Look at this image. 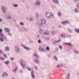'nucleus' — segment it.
<instances>
[{
	"label": "nucleus",
	"mask_w": 79,
	"mask_h": 79,
	"mask_svg": "<svg viewBox=\"0 0 79 79\" xmlns=\"http://www.w3.org/2000/svg\"><path fill=\"white\" fill-rule=\"evenodd\" d=\"M61 66H63L62 64H60L57 65V68H60V67H61Z\"/></svg>",
	"instance_id": "nucleus-9"
},
{
	"label": "nucleus",
	"mask_w": 79,
	"mask_h": 79,
	"mask_svg": "<svg viewBox=\"0 0 79 79\" xmlns=\"http://www.w3.org/2000/svg\"><path fill=\"white\" fill-rule=\"evenodd\" d=\"M59 47L60 48H62V46H59Z\"/></svg>",
	"instance_id": "nucleus-45"
},
{
	"label": "nucleus",
	"mask_w": 79,
	"mask_h": 79,
	"mask_svg": "<svg viewBox=\"0 0 79 79\" xmlns=\"http://www.w3.org/2000/svg\"><path fill=\"white\" fill-rule=\"evenodd\" d=\"M7 18H8V19H11V17H7Z\"/></svg>",
	"instance_id": "nucleus-51"
},
{
	"label": "nucleus",
	"mask_w": 79,
	"mask_h": 79,
	"mask_svg": "<svg viewBox=\"0 0 79 79\" xmlns=\"http://www.w3.org/2000/svg\"><path fill=\"white\" fill-rule=\"evenodd\" d=\"M78 0V1H79V0Z\"/></svg>",
	"instance_id": "nucleus-64"
},
{
	"label": "nucleus",
	"mask_w": 79,
	"mask_h": 79,
	"mask_svg": "<svg viewBox=\"0 0 79 79\" xmlns=\"http://www.w3.org/2000/svg\"><path fill=\"white\" fill-rule=\"evenodd\" d=\"M20 63H21V65H22V63H23V61H20Z\"/></svg>",
	"instance_id": "nucleus-54"
},
{
	"label": "nucleus",
	"mask_w": 79,
	"mask_h": 79,
	"mask_svg": "<svg viewBox=\"0 0 79 79\" xmlns=\"http://www.w3.org/2000/svg\"><path fill=\"white\" fill-rule=\"evenodd\" d=\"M39 50H40V51H43L44 50V49L42 48L41 47H40L39 48Z\"/></svg>",
	"instance_id": "nucleus-25"
},
{
	"label": "nucleus",
	"mask_w": 79,
	"mask_h": 79,
	"mask_svg": "<svg viewBox=\"0 0 79 79\" xmlns=\"http://www.w3.org/2000/svg\"><path fill=\"white\" fill-rule=\"evenodd\" d=\"M58 15L59 16H60V15L61 14H60V12H58Z\"/></svg>",
	"instance_id": "nucleus-37"
},
{
	"label": "nucleus",
	"mask_w": 79,
	"mask_h": 79,
	"mask_svg": "<svg viewBox=\"0 0 79 79\" xmlns=\"http://www.w3.org/2000/svg\"><path fill=\"white\" fill-rule=\"evenodd\" d=\"M58 50V48H56V50Z\"/></svg>",
	"instance_id": "nucleus-52"
},
{
	"label": "nucleus",
	"mask_w": 79,
	"mask_h": 79,
	"mask_svg": "<svg viewBox=\"0 0 79 79\" xmlns=\"http://www.w3.org/2000/svg\"><path fill=\"white\" fill-rule=\"evenodd\" d=\"M27 69H31V68L29 67H27Z\"/></svg>",
	"instance_id": "nucleus-41"
},
{
	"label": "nucleus",
	"mask_w": 79,
	"mask_h": 79,
	"mask_svg": "<svg viewBox=\"0 0 79 79\" xmlns=\"http://www.w3.org/2000/svg\"><path fill=\"white\" fill-rule=\"evenodd\" d=\"M75 30L76 32H79V30L78 29H75Z\"/></svg>",
	"instance_id": "nucleus-26"
},
{
	"label": "nucleus",
	"mask_w": 79,
	"mask_h": 79,
	"mask_svg": "<svg viewBox=\"0 0 79 79\" xmlns=\"http://www.w3.org/2000/svg\"><path fill=\"white\" fill-rule=\"evenodd\" d=\"M44 35H49V33L48 32H45L44 33H43Z\"/></svg>",
	"instance_id": "nucleus-10"
},
{
	"label": "nucleus",
	"mask_w": 79,
	"mask_h": 79,
	"mask_svg": "<svg viewBox=\"0 0 79 79\" xmlns=\"http://www.w3.org/2000/svg\"><path fill=\"white\" fill-rule=\"evenodd\" d=\"M0 40L1 42H3V38H2V37H0Z\"/></svg>",
	"instance_id": "nucleus-24"
},
{
	"label": "nucleus",
	"mask_w": 79,
	"mask_h": 79,
	"mask_svg": "<svg viewBox=\"0 0 79 79\" xmlns=\"http://www.w3.org/2000/svg\"><path fill=\"white\" fill-rule=\"evenodd\" d=\"M34 56L36 58H39V56L37 55L36 54H34Z\"/></svg>",
	"instance_id": "nucleus-12"
},
{
	"label": "nucleus",
	"mask_w": 79,
	"mask_h": 79,
	"mask_svg": "<svg viewBox=\"0 0 79 79\" xmlns=\"http://www.w3.org/2000/svg\"><path fill=\"white\" fill-rule=\"evenodd\" d=\"M52 17H53V15H52Z\"/></svg>",
	"instance_id": "nucleus-62"
},
{
	"label": "nucleus",
	"mask_w": 79,
	"mask_h": 79,
	"mask_svg": "<svg viewBox=\"0 0 79 79\" xmlns=\"http://www.w3.org/2000/svg\"><path fill=\"white\" fill-rule=\"evenodd\" d=\"M5 64H8V63H10V61H9L8 60H7L5 62Z\"/></svg>",
	"instance_id": "nucleus-18"
},
{
	"label": "nucleus",
	"mask_w": 79,
	"mask_h": 79,
	"mask_svg": "<svg viewBox=\"0 0 79 79\" xmlns=\"http://www.w3.org/2000/svg\"><path fill=\"white\" fill-rule=\"evenodd\" d=\"M39 32L40 33H42V32H43V29H41L40 30Z\"/></svg>",
	"instance_id": "nucleus-32"
},
{
	"label": "nucleus",
	"mask_w": 79,
	"mask_h": 79,
	"mask_svg": "<svg viewBox=\"0 0 79 79\" xmlns=\"http://www.w3.org/2000/svg\"><path fill=\"white\" fill-rule=\"evenodd\" d=\"M28 71H31V69H28Z\"/></svg>",
	"instance_id": "nucleus-59"
},
{
	"label": "nucleus",
	"mask_w": 79,
	"mask_h": 79,
	"mask_svg": "<svg viewBox=\"0 0 79 79\" xmlns=\"http://www.w3.org/2000/svg\"><path fill=\"white\" fill-rule=\"evenodd\" d=\"M70 76V74L69 73L67 74V79H69Z\"/></svg>",
	"instance_id": "nucleus-15"
},
{
	"label": "nucleus",
	"mask_w": 79,
	"mask_h": 79,
	"mask_svg": "<svg viewBox=\"0 0 79 79\" xmlns=\"http://www.w3.org/2000/svg\"><path fill=\"white\" fill-rule=\"evenodd\" d=\"M51 32L52 35H54L55 34V32L54 31H52Z\"/></svg>",
	"instance_id": "nucleus-17"
},
{
	"label": "nucleus",
	"mask_w": 79,
	"mask_h": 79,
	"mask_svg": "<svg viewBox=\"0 0 79 79\" xmlns=\"http://www.w3.org/2000/svg\"><path fill=\"white\" fill-rule=\"evenodd\" d=\"M51 74H48V76L49 77H50L51 76Z\"/></svg>",
	"instance_id": "nucleus-47"
},
{
	"label": "nucleus",
	"mask_w": 79,
	"mask_h": 79,
	"mask_svg": "<svg viewBox=\"0 0 79 79\" xmlns=\"http://www.w3.org/2000/svg\"><path fill=\"white\" fill-rule=\"evenodd\" d=\"M13 71L14 72H16V69H14L13 70Z\"/></svg>",
	"instance_id": "nucleus-50"
},
{
	"label": "nucleus",
	"mask_w": 79,
	"mask_h": 79,
	"mask_svg": "<svg viewBox=\"0 0 79 79\" xmlns=\"http://www.w3.org/2000/svg\"><path fill=\"white\" fill-rule=\"evenodd\" d=\"M8 35H10V36H11V33H8Z\"/></svg>",
	"instance_id": "nucleus-43"
},
{
	"label": "nucleus",
	"mask_w": 79,
	"mask_h": 79,
	"mask_svg": "<svg viewBox=\"0 0 79 79\" xmlns=\"http://www.w3.org/2000/svg\"><path fill=\"white\" fill-rule=\"evenodd\" d=\"M6 51H9V48L8 47H6L5 48Z\"/></svg>",
	"instance_id": "nucleus-16"
},
{
	"label": "nucleus",
	"mask_w": 79,
	"mask_h": 79,
	"mask_svg": "<svg viewBox=\"0 0 79 79\" xmlns=\"http://www.w3.org/2000/svg\"><path fill=\"white\" fill-rule=\"evenodd\" d=\"M20 73H23V71H20Z\"/></svg>",
	"instance_id": "nucleus-56"
},
{
	"label": "nucleus",
	"mask_w": 79,
	"mask_h": 79,
	"mask_svg": "<svg viewBox=\"0 0 79 79\" xmlns=\"http://www.w3.org/2000/svg\"><path fill=\"white\" fill-rule=\"evenodd\" d=\"M49 56V57H50V56Z\"/></svg>",
	"instance_id": "nucleus-63"
},
{
	"label": "nucleus",
	"mask_w": 79,
	"mask_h": 79,
	"mask_svg": "<svg viewBox=\"0 0 79 79\" xmlns=\"http://www.w3.org/2000/svg\"><path fill=\"white\" fill-rule=\"evenodd\" d=\"M2 21V19H0V22Z\"/></svg>",
	"instance_id": "nucleus-55"
},
{
	"label": "nucleus",
	"mask_w": 79,
	"mask_h": 79,
	"mask_svg": "<svg viewBox=\"0 0 79 79\" xmlns=\"http://www.w3.org/2000/svg\"><path fill=\"white\" fill-rule=\"evenodd\" d=\"M65 45H69V46H71L72 44L71 43H65Z\"/></svg>",
	"instance_id": "nucleus-13"
},
{
	"label": "nucleus",
	"mask_w": 79,
	"mask_h": 79,
	"mask_svg": "<svg viewBox=\"0 0 79 79\" xmlns=\"http://www.w3.org/2000/svg\"><path fill=\"white\" fill-rule=\"evenodd\" d=\"M40 1H37L35 2V5L36 6L38 5H40Z\"/></svg>",
	"instance_id": "nucleus-4"
},
{
	"label": "nucleus",
	"mask_w": 79,
	"mask_h": 79,
	"mask_svg": "<svg viewBox=\"0 0 79 79\" xmlns=\"http://www.w3.org/2000/svg\"><path fill=\"white\" fill-rule=\"evenodd\" d=\"M31 76L32 78H34L35 77V75L34 73V71H32L31 73Z\"/></svg>",
	"instance_id": "nucleus-5"
},
{
	"label": "nucleus",
	"mask_w": 79,
	"mask_h": 79,
	"mask_svg": "<svg viewBox=\"0 0 79 79\" xmlns=\"http://www.w3.org/2000/svg\"><path fill=\"white\" fill-rule=\"evenodd\" d=\"M41 24H45L46 21L44 19H41Z\"/></svg>",
	"instance_id": "nucleus-2"
},
{
	"label": "nucleus",
	"mask_w": 79,
	"mask_h": 79,
	"mask_svg": "<svg viewBox=\"0 0 79 79\" xmlns=\"http://www.w3.org/2000/svg\"><path fill=\"white\" fill-rule=\"evenodd\" d=\"M46 48L48 50H50V48H49V47H47Z\"/></svg>",
	"instance_id": "nucleus-34"
},
{
	"label": "nucleus",
	"mask_w": 79,
	"mask_h": 79,
	"mask_svg": "<svg viewBox=\"0 0 79 79\" xmlns=\"http://www.w3.org/2000/svg\"><path fill=\"white\" fill-rule=\"evenodd\" d=\"M23 47L24 48H25V49H26V50H29V48L25 46H23Z\"/></svg>",
	"instance_id": "nucleus-11"
},
{
	"label": "nucleus",
	"mask_w": 79,
	"mask_h": 79,
	"mask_svg": "<svg viewBox=\"0 0 79 79\" xmlns=\"http://www.w3.org/2000/svg\"><path fill=\"white\" fill-rule=\"evenodd\" d=\"M2 58V60H5V59H4V58Z\"/></svg>",
	"instance_id": "nucleus-58"
},
{
	"label": "nucleus",
	"mask_w": 79,
	"mask_h": 79,
	"mask_svg": "<svg viewBox=\"0 0 79 79\" xmlns=\"http://www.w3.org/2000/svg\"><path fill=\"white\" fill-rule=\"evenodd\" d=\"M15 51L16 52H19V51H20V50L19 47H16L15 48Z\"/></svg>",
	"instance_id": "nucleus-3"
},
{
	"label": "nucleus",
	"mask_w": 79,
	"mask_h": 79,
	"mask_svg": "<svg viewBox=\"0 0 79 79\" xmlns=\"http://www.w3.org/2000/svg\"><path fill=\"white\" fill-rule=\"evenodd\" d=\"M12 79H15V78H14V77H13V78H12Z\"/></svg>",
	"instance_id": "nucleus-60"
},
{
	"label": "nucleus",
	"mask_w": 79,
	"mask_h": 79,
	"mask_svg": "<svg viewBox=\"0 0 79 79\" xmlns=\"http://www.w3.org/2000/svg\"><path fill=\"white\" fill-rule=\"evenodd\" d=\"M78 5H79V3H78Z\"/></svg>",
	"instance_id": "nucleus-61"
},
{
	"label": "nucleus",
	"mask_w": 79,
	"mask_h": 79,
	"mask_svg": "<svg viewBox=\"0 0 79 79\" xmlns=\"http://www.w3.org/2000/svg\"><path fill=\"white\" fill-rule=\"evenodd\" d=\"M75 53H79V52H78V51H75Z\"/></svg>",
	"instance_id": "nucleus-49"
},
{
	"label": "nucleus",
	"mask_w": 79,
	"mask_h": 79,
	"mask_svg": "<svg viewBox=\"0 0 79 79\" xmlns=\"http://www.w3.org/2000/svg\"><path fill=\"white\" fill-rule=\"evenodd\" d=\"M36 24L38 26H40V22H37V23H36Z\"/></svg>",
	"instance_id": "nucleus-27"
},
{
	"label": "nucleus",
	"mask_w": 79,
	"mask_h": 79,
	"mask_svg": "<svg viewBox=\"0 0 79 79\" xmlns=\"http://www.w3.org/2000/svg\"><path fill=\"white\" fill-rule=\"evenodd\" d=\"M0 53H3V51L2 50L0 51Z\"/></svg>",
	"instance_id": "nucleus-46"
},
{
	"label": "nucleus",
	"mask_w": 79,
	"mask_h": 79,
	"mask_svg": "<svg viewBox=\"0 0 79 79\" xmlns=\"http://www.w3.org/2000/svg\"><path fill=\"white\" fill-rule=\"evenodd\" d=\"M52 2H54V3H58V1L57 0H52Z\"/></svg>",
	"instance_id": "nucleus-14"
},
{
	"label": "nucleus",
	"mask_w": 79,
	"mask_h": 79,
	"mask_svg": "<svg viewBox=\"0 0 79 79\" xmlns=\"http://www.w3.org/2000/svg\"><path fill=\"white\" fill-rule=\"evenodd\" d=\"M61 35H62V37L64 38L65 37V35H64L62 34Z\"/></svg>",
	"instance_id": "nucleus-33"
},
{
	"label": "nucleus",
	"mask_w": 79,
	"mask_h": 79,
	"mask_svg": "<svg viewBox=\"0 0 79 79\" xmlns=\"http://www.w3.org/2000/svg\"><path fill=\"white\" fill-rule=\"evenodd\" d=\"M20 25H23L24 24V23H23V22H21L20 23Z\"/></svg>",
	"instance_id": "nucleus-38"
},
{
	"label": "nucleus",
	"mask_w": 79,
	"mask_h": 79,
	"mask_svg": "<svg viewBox=\"0 0 79 79\" xmlns=\"http://www.w3.org/2000/svg\"><path fill=\"white\" fill-rule=\"evenodd\" d=\"M2 37L3 38V40H6V37H5V36H4L3 35H2Z\"/></svg>",
	"instance_id": "nucleus-20"
},
{
	"label": "nucleus",
	"mask_w": 79,
	"mask_h": 79,
	"mask_svg": "<svg viewBox=\"0 0 79 79\" xmlns=\"http://www.w3.org/2000/svg\"><path fill=\"white\" fill-rule=\"evenodd\" d=\"M46 15L47 18H50V14L48 13H47L46 14Z\"/></svg>",
	"instance_id": "nucleus-8"
},
{
	"label": "nucleus",
	"mask_w": 79,
	"mask_h": 79,
	"mask_svg": "<svg viewBox=\"0 0 79 79\" xmlns=\"http://www.w3.org/2000/svg\"><path fill=\"white\" fill-rule=\"evenodd\" d=\"M30 21H32V17L30 18V19H29Z\"/></svg>",
	"instance_id": "nucleus-39"
},
{
	"label": "nucleus",
	"mask_w": 79,
	"mask_h": 79,
	"mask_svg": "<svg viewBox=\"0 0 79 79\" xmlns=\"http://www.w3.org/2000/svg\"><path fill=\"white\" fill-rule=\"evenodd\" d=\"M60 40H57L55 41V43H58V42H60Z\"/></svg>",
	"instance_id": "nucleus-31"
},
{
	"label": "nucleus",
	"mask_w": 79,
	"mask_h": 79,
	"mask_svg": "<svg viewBox=\"0 0 79 79\" xmlns=\"http://www.w3.org/2000/svg\"><path fill=\"white\" fill-rule=\"evenodd\" d=\"M74 10L75 13H77L79 12V10H78L77 9H75Z\"/></svg>",
	"instance_id": "nucleus-19"
},
{
	"label": "nucleus",
	"mask_w": 79,
	"mask_h": 79,
	"mask_svg": "<svg viewBox=\"0 0 79 79\" xmlns=\"http://www.w3.org/2000/svg\"><path fill=\"white\" fill-rule=\"evenodd\" d=\"M22 66L23 68H25V65L24 64H23L22 65Z\"/></svg>",
	"instance_id": "nucleus-40"
},
{
	"label": "nucleus",
	"mask_w": 79,
	"mask_h": 79,
	"mask_svg": "<svg viewBox=\"0 0 79 79\" xmlns=\"http://www.w3.org/2000/svg\"><path fill=\"white\" fill-rule=\"evenodd\" d=\"M10 60H14L15 59L14 57H11L10 58Z\"/></svg>",
	"instance_id": "nucleus-30"
},
{
	"label": "nucleus",
	"mask_w": 79,
	"mask_h": 79,
	"mask_svg": "<svg viewBox=\"0 0 79 79\" xmlns=\"http://www.w3.org/2000/svg\"><path fill=\"white\" fill-rule=\"evenodd\" d=\"M4 56L5 57V58H6V56L5 55V54H3Z\"/></svg>",
	"instance_id": "nucleus-42"
},
{
	"label": "nucleus",
	"mask_w": 79,
	"mask_h": 79,
	"mask_svg": "<svg viewBox=\"0 0 79 79\" xmlns=\"http://www.w3.org/2000/svg\"><path fill=\"white\" fill-rule=\"evenodd\" d=\"M35 62L36 63H39V61L35 59L34 60Z\"/></svg>",
	"instance_id": "nucleus-21"
},
{
	"label": "nucleus",
	"mask_w": 79,
	"mask_h": 79,
	"mask_svg": "<svg viewBox=\"0 0 79 79\" xmlns=\"http://www.w3.org/2000/svg\"><path fill=\"white\" fill-rule=\"evenodd\" d=\"M34 68H35V69H37V67H36V66H35V67H34Z\"/></svg>",
	"instance_id": "nucleus-48"
},
{
	"label": "nucleus",
	"mask_w": 79,
	"mask_h": 79,
	"mask_svg": "<svg viewBox=\"0 0 79 79\" xmlns=\"http://www.w3.org/2000/svg\"><path fill=\"white\" fill-rule=\"evenodd\" d=\"M41 42V41L40 40H38V43H40Z\"/></svg>",
	"instance_id": "nucleus-44"
},
{
	"label": "nucleus",
	"mask_w": 79,
	"mask_h": 79,
	"mask_svg": "<svg viewBox=\"0 0 79 79\" xmlns=\"http://www.w3.org/2000/svg\"><path fill=\"white\" fill-rule=\"evenodd\" d=\"M65 24H68L69 23V21H68V20H65Z\"/></svg>",
	"instance_id": "nucleus-29"
},
{
	"label": "nucleus",
	"mask_w": 79,
	"mask_h": 79,
	"mask_svg": "<svg viewBox=\"0 0 79 79\" xmlns=\"http://www.w3.org/2000/svg\"><path fill=\"white\" fill-rule=\"evenodd\" d=\"M44 39L45 40H49V38L47 37H45Z\"/></svg>",
	"instance_id": "nucleus-22"
},
{
	"label": "nucleus",
	"mask_w": 79,
	"mask_h": 79,
	"mask_svg": "<svg viewBox=\"0 0 79 79\" xmlns=\"http://www.w3.org/2000/svg\"><path fill=\"white\" fill-rule=\"evenodd\" d=\"M2 10L4 13H6V9H5V7H2Z\"/></svg>",
	"instance_id": "nucleus-7"
},
{
	"label": "nucleus",
	"mask_w": 79,
	"mask_h": 79,
	"mask_svg": "<svg viewBox=\"0 0 79 79\" xmlns=\"http://www.w3.org/2000/svg\"><path fill=\"white\" fill-rule=\"evenodd\" d=\"M5 31L6 32H9L10 31V30L9 29L6 28H5Z\"/></svg>",
	"instance_id": "nucleus-6"
},
{
	"label": "nucleus",
	"mask_w": 79,
	"mask_h": 79,
	"mask_svg": "<svg viewBox=\"0 0 79 79\" xmlns=\"http://www.w3.org/2000/svg\"><path fill=\"white\" fill-rule=\"evenodd\" d=\"M61 23L63 24H66L65 23V21H63Z\"/></svg>",
	"instance_id": "nucleus-35"
},
{
	"label": "nucleus",
	"mask_w": 79,
	"mask_h": 79,
	"mask_svg": "<svg viewBox=\"0 0 79 79\" xmlns=\"http://www.w3.org/2000/svg\"><path fill=\"white\" fill-rule=\"evenodd\" d=\"M77 8H79V6L77 5Z\"/></svg>",
	"instance_id": "nucleus-57"
},
{
	"label": "nucleus",
	"mask_w": 79,
	"mask_h": 79,
	"mask_svg": "<svg viewBox=\"0 0 79 79\" xmlns=\"http://www.w3.org/2000/svg\"><path fill=\"white\" fill-rule=\"evenodd\" d=\"M2 29H0V33L2 32Z\"/></svg>",
	"instance_id": "nucleus-53"
},
{
	"label": "nucleus",
	"mask_w": 79,
	"mask_h": 79,
	"mask_svg": "<svg viewBox=\"0 0 79 79\" xmlns=\"http://www.w3.org/2000/svg\"><path fill=\"white\" fill-rule=\"evenodd\" d=\"M39 27H44V26L43 25H42V24L40 23Z\"/></svg>",
	"instance_id": "nucleus-23"
},
{
	"label": "nucleus",
	"mask_w": 79,
	"mask_h": 79,
	"mask_svg": "<svg viewBox=\"0 0 79 79\" xmlns=\"http://www.w3.org/2000/svg\"><path fill=\"white\" fill-rule=\"evenodd\" d=\"M18 5L16 4H14V6L15 7H16V6H18Z\"/></svg>",
	"instance_id": "nucleus-36"
},
{
	"label": "nucleus",
	"mask_w": 79,
	"mask_h": 79,
	"mask_svg": "<svg viewBox=\"0 0 79 79\" xmlns=\"http://www.w3.org/2000/svg\"><path fill=\"white\" fill-rule=\"evenodd\" d=\"M8 76V74H7V73H6V72L4 73H3L2 75V76L3 77H6V76Z\"/></svg>",
	"instance_id": "nucleus-1"
},
{
	"label": "nucleus",
	"mask_w": 79,
	"mask_h": 79,
	"mask_svg": "<svg viewBox=\"0 0 79 79\" xmlns=\"http://www.w3.org/2000/svg\"><path fill=\"white\" fill-rule=\"evenodd\" d=\"M54 59L55 60H56V61L57 60V57H56V56H55L54 57Z\"/></svg>",
	"instance_id": "nucleus-28"
}]
</instances>
